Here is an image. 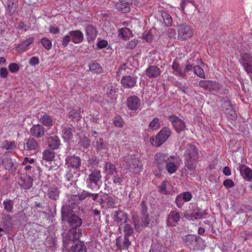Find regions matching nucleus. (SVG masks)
I'll return each instance as SVG.
<instances>
[{
    "label": "nucleus",
    "instance_id": "obj_41",
    "mask_svg": "<svg viewBox=\"0 0 252 252\" xmlns=\"http://www.w3.org/2000/svg\"><path fill=\"white\" fill-rule=\"evenodd\" d=\"M2 164L6 170H10L13 166V162L11 159L9 158H5L2 159L0 158V165Z\"/></svg>",
    "mask_w": 252,
    "mask_h": 252
},
{
    "label": "nucleus",
    "instance_id": "obj_9",
    "mask_svg": "<svg viewBox=\"0 0 252 252\" xmlns=\"http://www.w3.org/2000/svg\"><path fill=\"white\" fill-rule=\"evenodd\" d=\"M168 158L167 155L160 152L158 153L155 155L154 164L159 171H161L164 168Z\"/></svg>",
    "mask_w": 252,
    "mask_h": 252
},
{
    "label": "nucleus",
    "instance_id": "obj_32",
    "mask_svg": "<svg viewBox=\"0 0 252 252\" xmlns=\"http://www.w3.org/2000/svg\"><path fill=\"white\" fill-rule=\"evenodd\" d=\"M47 143L49 147L52 149H57L60 144V140L57 136L49 137L47 140Z\"/></svg>",
    "mask_w": 252,
    "mask_h": 252
},
{
    "label": "nucleus",
    "instance_id": "obj_17",
    "mask_svg": "<svg viewBox=\"0 0 252 252\" xmlns=\"http://www.w3.org/2000/svg\"><path fill=\"white\" fill-rule=\"evenodd\" d=\"M31 134L36 138L43 137L45 134L44 127L39 124L33 125L30 129Z\"/></svg>",
    "mask_w": 252,
    "mask_h": 252
},
{
    "label": "nucleus",
    "instance_id": "obj_28",
    "mask_svg": "<svg viewBox=\"0 0 252 252\" xmlns=\"http://www.w3.org/2000/svg\"><path fill=\"white\" fill-rule=\"evenodd\" d=\"M77 239V232L75 229L70 230L66 234L63 239V242L65 244L69 243L68 241H72L73 243Z\"/></svg>",
    "mask_w": 252,
    "mask_h": 252
},
{
    "label": "nucleus",
    "instance_id": "obj_5",
    "mask_svg": "<svg viewBox=\"0 0 252 252\" xmlns=\"http://www.w3.org/2000/svg\"><path fill=\"white\" fill-rule=\"evenodd\" d=\"M171 134V130L167 127L162 128L155 137L150 138L151 144L159 147L164 143Z\"/></svg>",
    "mask_w": 252,
    "mask_h": 252
},
{
    "label": "nucleus",
    "instance_id": "obj_49",
    "mask_svg": "<svg viewBox=\"0 0 252 252\" xmlns=\"http://www.w3.org/2000/svg\"><path fill=\"white\" fill-rule=\"evenodd\" d=\"M194 73L202 78H205V75L203 69L199 66H195L193 68Z\"/></svg>",
    "mask_w": 252,
    "mask_h": 252
},
{
    "label": "nucleus",
    "instance_id": "obj_42",
    "mask_svg": "<svg viewBox=\"0 0 252 252\" xmlns=\"http://www.w3.org/2000/svg\"><path fill=\"white\" fill-rule=\"evenodd\" d=\"M71 210L68 206H64L62 209V220L63 221L68 220L69 216L71 214Z\"/></svg>",
    "mask_w": 252,
    "mask_h": 252
},
{
    "label": "nucleus",
    "instance_id": "obj_8",
    "mask_svg": "<svg viewBox=\"0 0 252 252\" xmlns=\"http://www.w3.org/2000/svg\"><path fill=\"white\" fill-rule=\"evenodd\" d=\"M180 164V161L178 158L170 156L167 160L164 167L169 173L173 174L176 172Z\"/></svg>",
    "mask_w": 252,
    "mask_h": 252
},
{
    "label": "nucleus",
    "instance_id": "obj_38",
    "mask_svg": "<svg viewBox=\"0 0 252 252\" xmlns=\"http://www.w3.org/2000/svg\"><path fill=\"white\" fill-rule=\"evenodd\" d=\"M161 14L165 26H170L172 24V18L169 14L165 11H162Z\"/></svg>",
    "mask_w": 252,
    "mask_h": 252
},
{
    "label": "nucleus",
    "instance_id": "obj_27",
    "mask_svg": "<svg viewBox=\"0 0 252 252\" xmlns=\"http://www.w3.org/2000/svg\"><path fill=\"white\" fill-rule=\"evenodd\" d=\"M33 39L30 38L26 40L25 41L17 45L16 48V51L19 52H24L27 50L29 46L33 42Z\"/></svg>",
    "mask_w": 252,
    "mask_h": 252
},
{
    "label": "nucleus",
    "instance_id": "obj_46",
    "mask_svg": "<svg viewBox=\"0 0 252 252\" xmlns=\"http://www.w3.org/2000/svg\"><path fill=\"white\" fill-rule=\"evenodd\" d=\"M172 67L175 72V74L183 78L185 77V72L180 69L179 64L176 62H173Z\"/></svg>",
    "mask_w": 252,
    "mask_h": 252
},
{
    "label": "nucleus",
    "instance_id": "obj_20",
    "mask_svg": "<svg viewBox=\"0 0 252 252\" xmlns=\"http://www.w3.org/2000/svg\"><path fill=\"white\" fill-rule=\"evenodd\" d=\"M69 34L71 36L72 41L75 44L80 43L83 40V34L79 30L70 31Z\"/></svg>",
    "mask_w": 252,
    "mask_h": 252
},
{
    "label": "nucleus",
    "instance_id": "obj_56",
    "mask_svg": "<svg viewBox=\"0 0 252 252\" xmlns=\"http://www.w3.org/2000/svg\"><path fill=\"white\" fill-rule=\"evenodd\" d=\"M8 68L11 72L16 73L19 70V66L15 63H10L8 66Z\"/></svg>",
    "mask_w": 252,
    "mask_h": 252
},
{
    "label": "nucleus",
    "instance_id": "obj_64",
    "mask_svg": "<svg viewBox=\"0 0 252 252\" xmlns=\"http://www.w3.org/2000/svg\"><path fill=\"white\" fill-rule=\"evenodd\" d=\"M74 171L69 170L65 174V178L68 181H71L73 180Z\"/></svg>",
    "mask_w": 252,
    "mask_h": 252
},
{
    "label": "nucleus",
    "instance_id": "obj_18",
    "mask_svg": "<svg viewBox=\"0 0 252 252\" xmlns=\"http://www.w3.org/2000/svg\"><path fill=\"white\" fill-rule=\"evenodd\" d=\"M81 159L78 157L75 156H68L66 158V163L68 166H70L73 168L77 169L80 166Z\"/></svg>",
    "mask_w": 252,
    "mask_h": 252
},
{
    "label": "nucleus",
    "instance_id": "obj_11",
    "mask_svg": "<svg viewBox=\"0 0 252 252\" xmlns=\"http://www.w3.org/2000/svg\"><path fill=\"white\" fill-rule=\"evenodd\" d=\"M240 63L248 73L252 72V57L250 54L247 53L241 54Z\"/></svg>",
    "mask_w": 252,
    "mask_h": 252
},
{
    "label": "nucleus",
    "instance_id": "obj_2",
    "mask_svg": "<svg viewBox=\"0 0 252 252\" xmlns=\"http://www.w3.org/2000/svg\"><path fill=\"white\" fill-rule=\"evenodd\" d=\"M184 244L191 249L202 250L205 249V241L200 237L194 235H188L183 238Z\"/></svg>",
    "mask_w": 252,
    "mask_h": 252
},
{
    "label": "nucleus",
    "instance_id": "obj_12",
    "mask_svg": "<svg viewBox=\"0 0 252 252\" xmlns=\"http://www.w3.org/2000/svg\"><path fill=\"white\" fill-rule=\"evenodd\" d=\"M126 105L132 111H136L141 106L140 99L135 95L128 97L126 100Z\"/></svg>",
    "mask_w": 252,
    "mask_h": 252
},
{
    "label": "nucleus",
    "instance_id": "obj_4",
    "mask_svg": "<svg viewBox=\"0 0 252 252\" xmlns=\"http://www.w3.org/2000/svg\"><path fill=\"white\" fill-rule=\"evenodd\" d=\"M171 134V130L167 127L162 128L155 137L150 138L151 144L159 147L164 143Z\"/></svg>",
    "mask_w": 252,
    "mask_h": 252
},
{
    "label": "nucleus",
    "instance_id": "obj_63",
    "mask_svg": "<svg viewBox=\"0 0 252 252\" xmlns=\"http://www.w3.org/2000/svg\"><path fill=\"white\" fill-rule=\"evenodd\" d=\"M138 42V41L137 40L133 39L131 40L127 43L126 47L127 48L130 49H133L137 46Z\"/></svg>",
    "mask_w": 252,
    "mask_h": 252
},
{
    "label": "nucleus",
    "instance_id": "obj_19",
    "mask_svg": "<svg viewBox=\"0 0 252 252\" xmlns=\"http://www.w3.org/2000/svg\"><path fill=\"white\" fill-rule=\"evenodd\" d=\"M239 170L241 175L245 180L249 181L252 180V170L250 168L245 165H240Z\"/></svg>",
    "mask_w": 252,
    "mask_h": 252
},
{
    "label": "nucleus",
    "instance_id": "obj_15",
    "mask_svg": "<svg viewBox=\"0 0 252 252\" xmlns=\"http://www.w3.org/2000/svg\"><path fill=\"white\" fill-rule=\"evenodd\" d=\"M121 84L125 88L131 89L135 86L136 79L131 76H125L122 78Z\"/></svg>",
    "mask_w": 252,
    "mask_h": 252
},
{
    "label": "nucleus",
    "instance_id": "obj_14",
    "mask_svg": "<svg viewBox=\"0 0 252 252\" xmlns=\"http://www.w3.org/2000/svg\"><path fill=\"white\" fill-rule=\"evenodd\" d=\"M116 245L119 250H127L131 245V242L128 237L124 236L123 238L120 236L116 240Z\"/></svg>",
    "mask_w": 252,
    "mask_h": 252
},
{
    "label": "nucleus",
    "instance_id": "obj_1",
    "mask_svg": "<svg viewBox=\"0 0 252 252\" xmlns=\"http://www.w3.org/2000/svg\"><path fill=\"white\" fill-rule=\"evenodd\" d=\"M185 163L190 170H194L196 167V163L199 158L198 150L196 147L191 144H188L185 154Z\"/></svg>",
    "mask_w": 252,
    "mask_h": 252
},
{
    "label": "nucleus",
    "instance_id": "obj_44",
    "mask_svg": "<svg viewBox=\"0 0 252 252\" xmlns=\"http://www.w3.org/2000/svg\"><path fill=\"white\" fill-rule=\"evenodd\" d=\"M1 147L5 150H12L16 148V145L14 141L5 140L2 142Z\"/></svg>",
    "mask_w": 252,
    "mask_h": 252
},
{
    "label": "nucleus",
    "instance_id": "obj_36",
    "mask_svg": "<svg viewBox=\"0 0 252 252\" xmlns=\"http://www.w3.org/2000/svg\"><path fill=\"white\" fill-rule=\"evenodd\" d=\"M2 219L3 220V225L8 228L12 227V217L5 212L2 213Z\"/></svg>",
    "mask_w": 252,
    "mask_h": 252
},
{
    "label": "nucleus",
    "instance_id": "obj_6",
    "mask_svg": "<svg viewBox=\"0 0 252 252\" xmlns=\"http://www.w3.org/2000/svg\"><path fill=\"white\" fill-rule=\"evenodd\" d=\"M171 134V130L167 127L162 128L155 137L150 138L151 144L159 147L164 143Z\"/></svg>",
    "mask_w": 252,
    "mask_h": 252
},
{
    "label": "nucleus",
    "instance_id": "obj_3",
    "mask_svg": "<svg viewBox=\"0 0 252 252\" xmlns=\"http://www.w3.org/2000/svg\"><path fill=\"white\" fill-rule=\"evenodd\" d=\"M126 168L130 172L138 174L143 170V164L140 159L133 155L126 157Z\"/></svg>",
    "mask_w": 252,
    "mask_h": 252
},
{
    "label": "nucleus",
    "instance_id": "obj_13",
    "mask_svg": "<svg viewBox=\"0 0 252 252\" xmlns=\"http://www.w3.org/2000/svg\"><path fill=\"white\" fill-rule=\"evenodd\" d=\"M101 172L98 170H93L88 176L87 181L88 182V187L90 188L94 184L97 185L98 182L101 179Z\"/></svg>",
    "mask_w": 252,
    "mask_h": 252
},
{
    "label": "nucleus",
    "instance_id": "obj_60",
    "mask_svg": "<svg viewBox=\"0 0 252 252\" xmlns=\"http://www.w3.org/2000/svg\"><path fill=\"white\" fill-rule=\"evenodd\" d=\"M182 199L185 202H188L190 201L192 198V195L189 192H185L182 195Z\"/></svg>",
    "mask_w": 252,
    "mask_h": 252
},
{
    "label": "nucleus",
    "instance_id": "obj_7",
    "mask_svg": "<svg viewBox=\"0 0 252 252\" xmlns=\"http://www.w3.org/2000/svg\"><path fill=\"white\" fill-rule=\"evenodd\" d=\"M177 39L180 40H185L190 38L193 35V31L190 26L186 24L178 26Z\"/></svg>",
    "mask_w": 252,
    "mask_h": 252
},
{
    "label": "nucleus",
    "instance_id": "obj_58",
    "mask_svg": "<svg viewBox=\"0 0 252 252\" xmlns=\"http://www.w3.org/2000/svg\"><path fill=\"white\" fill-rule=\"evenodd\" d=\"M129 32V29L127 28H122L119 31V35L121 36L123 39H125L127 36L128 32Z\"/></svg>",
    "mask_w": 252,
    "mask_h": 252
},
{
    "label": "nucleus",
    "instance_id": "obj_40",
    "mask_svg": "<svg viewBox=\"0 0 252 252\" xmlns=\"http://www.w3.org/2000/svg\"><path fill=\"white\" fill-rule=\"evenodd\" d=\"M62 132L63 137L66 140H70L73 137L72 129L71 128L69 127H63L62 130Z\"/></svg>",
    "mask_w": 252,
    "mask_h": 252
},
{
    "label": "nucleus",
    "instance_id": "obj_39",
    "mask_svg": "<svg viewBox=\"0 0 252 252\" xmlns=\"http://www.w3.org/2000/svg\"><path fill=\"white\" fill-rule=\"evenodd\" d=\"M55 158V153L51 150H46L43 152V158L47 161H52Z\"/></svg>",
    "mask_w": 252,
    "mask_h": 252
},
{
    "label": "nucleus",
    "instance_id": "obj_51",
    "mask_svg": "<svg viewBox=\"0 0 252 252\" xmlns=\"http://www.w3.org/2000/svg\"><path fill=\"white\" fill-rule=\"evenodd\" d=\"M41 42L42 45L48 50L52 48V42L48 38L44 37L42 38L41 40Z\"/></svg>",
    "mask_w": 252,
    "mask_h": 252
},
{
    "label": "nucleus",
    "instance_id": "obj_48",
    "mask_svg": "<svg viewBox=\"0 0 252 252\" xmlns=\"http://www.w3.org/2000/svg\"><path fill=\"white\" fill-rule=\"evenodd\" d=\"M159 126V119L158 118H155L149 125V127L153 130L158 128Z\"/></svg>",
    "mask_w": 252,
    "mask_h": 252
},
{
    "label": "nucleus",
    "instance_id": "obj_29",
    "mask_svg": "<svg viewBox=\"0 0 252 252\" xmlns=\"http://www.w3.org/2000/svg\"><path fill=\"white\" fill-rule=\"evenodd\" d=\"M68 222L72 227H79L82 225V220L77 216L73 215L68 219Z\"/></svg>",
    "mask_w": 252,
    "mask_h": 252
},
{
    "label": "nucleus",
    "instance_id": "obj_22",
    "mask_svg": "<svg viewBox=\"0 0 252 252\" xmlns=\"http://www.w3.org/2000/svg\"><path fill=\"white\" fill-rule=\"evenodd\" d=\"M146 74L150 78H157L160 74V70L158 66L151 65L146 70Z\"/></svg>",
    "mask_w": 252,
    "mask_h": 252
},
{
    "label": "nucleus",
    "instance_id": "obj_47",
    "mask_svg": "<svg viewBox=\"0 0 252 252\" xmlns=\"http://www.w3.org/2000/svg\"><path fill=\"white\" fill-rule=\"evenodd\" d=\"M133 228L129 224H126L124 226V236L128 237L131 236L133 233Z\"/></svg>",
    "mask_w": 252,
    "mask_h": 252
},
{
    "label": "nucleus",
    "instance_id": "obj_24",
    "mask_svg": "<svg viewBox=\"0 0 252 252\" xmlns=\"http://www.w3.org/2000/svg\"><path fill=\"white\" fill-rule=\"evenodd\" d=\"M180 214L175 211H172L168 216L167 223L168 225L171 226L172 223H178L180 220Z\"/></svg>",
    "mask_w": 252,
    "mask_h": 252
},
{
    "label": "nucleus",
    "instance_id": "obj_16",
    "mask_svg": "<svg viewBox=\"0 0 252 252\" xmlns=\"http://www.w3.org/2000/svg\"><path fill=\"white\" fill-rule=\"evenodd\" d=\"M114 220L118 223H126L127 219V214L123 211H116L113 214Z\"/></svg>",
    "mask_w": 252,
    "mask_h": 252
},
{
    "label": "nucleus",
    "instance_id": "obj_34",
    "mask_svg": "<svg viewBox=\"0 0 252 252\" xmlns=\"http://www.w3.org/2000/svg\"><path fill=\"white\" fill-rule=\"evenodd\" d=\"M25 145L27 150H34L38 145L37 142L34 138L26 140Z\"/></svg>",
    "mask_w": 252,
    "mask_h": 252
},
{
    "label": "nucleus",
    "instance_id": "obj_10",
    "mask_svg": "<svg viewBox=\"0 0 252 252\" xmlns=\"http://www.w3.org/2000/svg\"><path fill=\"white\" fill-rule=\"evenodd\" d=\"M168 120L171 122L176 131L179 133L186 128L185 122L175 115L169 116Z\"/></svg>",
    "mask_w": 252,
    "mask_h": 252
},
{
    "label": "nucleus",
    "instance_id": "obj_45",
    "mask_svg": "<svg viewBox=\"0 0 252 252\" xmlns=\"http://www.w3.org/2000/svg\"><path fill=\"white\" fill-rule=\"evenodd\" d=\"M90 70L94 73H101L102 72V67L96 63H93L89 65Z\"/></svg>",
    "mask_w": 252,
    "mask_h": 252
},
{
    "label": "nucleus",
    "instance_id": "obj_59",
    "mask_svg": "<svg viewBox=\"0 0 252 252\" xmlns=\"http://www.w3.org/2000/svg\"><path fill=\"white\" fill-rule=\"evenodd\" d=\"M148 214V207L145 201H142L141 202V215H146Z\"/></svg>",
    "mask_w": 252,
    "mask_h": 252
},
{
    "label": "nucleus",
    "instance_id": "obj_55",
    "mask_svg": "<svg viewBox=\"0 0 252 252\" xmlns=\"http://www.w3.org/2000/svg\"><path fill=\"white\" fill-rule=\"evenodd\" d=\"M96 148L99 150H101L105 148V145L102 139L101 138L96 139Z\"/></svg>",
    "mask_w": 252,
    "mask_h": 252
},
{
    "label": "nucleus",
    "instance_id": "obj_50",
    "mask_svg": "<svg viewBox=\"0 0 252 252\" xmlns=\"http://www.w3.org/2000/svg\"><path fill=\"white\" fill-rule=\"evenodd\" d=\"M113 184L116 186H120L122 185L123 177L121 175H116L113 177Z\"/></svg>",
    "mask_w": 252,
    "mask_h": 252
},
{
    "label": "nucleus",
    "instance_id": "obj_35",
    "mask_svg": "<svg viewBox=\"0 0 252 252\" xmlns=\"http://www.w3.org/2000/svg\"><path fill=\"white\" fill-rule=\"evenodd\" d=\"M40 121L42 125L46 126H51L53 125L52 119L47 114H44L41 116Z\"/></svg>",
    "mask_w": 252,
    "mask_h": 252
},
{
    "label": "nucleus",
    "instance_id": "obj_25",
    "mask_svg": "<svg viewBox=\"0 0 252 252\" xmlns=\"http://www.w3.org/2000/svg\"><path fill=\"white\" fill-rule=\"evenodd\" d=\"M68 252H87L86 246L83 242L78 241L71 246Z\"/></svg>",
    "mask_w": 252,
    "mask_h": 252
},
{
    "label": "nucleus",
    "instance_id": "obj_61",
    "mask_svg": "<svg viewBox=\"0 0 252 252\" xmlns=\"http://www.w3.org/2000/svg\"><path fill=\"white\" fill-rule=\"evenodd\" d=\"M210 81L201 80L199 82V86L205 89L209 90Z\"/></svg>",
    "mask_w": 252,
    "mask_h": 252
},
{
    "label": "nucleus",
    "instance_id": "obj_33",
    "mask_svg": "<svg viewBox=\"0 0 252 252\" xmlns=\"http://www.w3.org/2000/svg\"><path fill=\"white\" fill-rule=\"evenodd\" d=\"M3 205L5 211L7 213H13L14 203L13 201L9 199H6L3 201Z\"/></svg>",
    "mask_w": 252,
    "mask_h": 252
},
{
    "label": "nucleus",
    "instance_id": "obj_54",
    "mask_svg": "<svg viewBox=\"0 0 252 252\" xmlns=\"http://www.w3.org/2000/svg\"><path fill=\"white\" fill-rule=\"evenodd\" d=\"M88 163L92 166L96 167L99 163V159L96 157H92L88 160Z\"/></svg>",
    "mask_w": 252,
    "mask_h": 252
},
{
    "label": "nucleus",
    "instance_id": "obj_52",
    "mask_svg": "<svg viewBox=\"0 0 252 252\" xmlns=\"http://www.w3.org/2000/svg\"><path fill=\"white\" fill-rule=\"evenodd\" d=\"M142 225L144 227L148 226L150 222V219L149 214L142 215L141 218Z\"/></svg>",
    "mask_w": 252,
    "mask_h": 252
},
{
    "label": "nucleus",
    "instance_id": "obj_30",
    "mask_svg": "<svg viewBox=\"0 0 252 252\" xmlns=\"http://www.w3.org/2000/svg\"><path fill=\"white\" fill-rule=\"evenodd\" d=\"M17 5V0H8L6 9L10 15H12L15 12Z\"/></svg>",
    "mask_w": 252,
    "mask_h": 252
},
{
    "label": "nucleus",
    "instance_id": "obj_57",
    "mask_svg": "<svg viewBox=\"0 0 252 252\" xmlns=\"http://www.w3.org/2000/svg\"><path fill=\"white\" fill-rule=\"evenodd\" d=\"M220 88V84L215 82L213 81H210L209 83V90H216L219 89Z\"/></svg>",
    "mask_w": 252,
    "mask_h": 252
},
{
    "label": "nucleus",
    "instance_id": "obj_21",
    "mask_svg": "<svg viewBox=\"0 0 252 252\" xmlns=\"http://www.w3.org/2000/svg\"><path fill=\"white\" fill-rule=\"evenodd\" d=\"M91 197L93 200L95 201L97 200L98 197V194L97 193H91V192L83 190L80 193L77 195L73 196V197H78L79 200L82 201L85 200L87 197Z\"/></svg>",
    "mask_w": 252,
    "mask_h": 252
},
{
    "label": "nucleus",
    "instance_id": "obj_53",
    "mask_svg": "<svg viewBox=\"0 0 252 252\" xmlns=\"http://www.w3.org/2000/svg\"><path fill=\"white\" fill-rule=\"evenodd\" d=\"M107 205L110 208H114L117 203L115 199L111 196H108L106 200Z\"/></svg>",
    "mask_w": 252,
    "mask_h": 252
},
{
    "label": "nucleus",
    "instance_id": "obj_26",
    "mask_svg": "<svg viewBox=\"0 0 252 252\" xmlns=\"http://www.w3.org/2000/svg\"><path fill=\"white\" fill-rule=\"evenodd\" d=\"M87 39L89 42L94 41L97 35V32L95 29L92 25H89L86 29Z\"/></svg>",
    "mask_w": 252,
    "mask_h": 252
},
{
    "label": "nucleus",
    "instance_id": "obj_31",
    "mask_svg": "<svg viewBox=\"0 0 252 252\" xmlns=\"http://www.w3.org/2000/svg\"><path fill=\"white\" fill-rule=\"evenodd\" d=\"M60 191L59 188L55 186H53L49 189L48 195L53 200H57L59 197Z\"/></svg>",
    "mask_w": 252,
    "mask_h": 252
},
{
    "label": "nucleus",
    "instance_id": "obj_62",
    "mask_svg": "<svg viewBox=\"0 0 252 252\" xmlns=\"http://www.w3.org/2000/svg\"><path fill=\"white\" fill-rule=\"evenodd\" d=\"M223 185L226 188H230L234 186V183L231 179H226L223 181Z\"/></svg>",
    "mask_w": 252,
    "mask_h": 252
},
{
    "label": "nucleus",
    "instance_id": "obj_37",
    "mask_svg": "<svg viewBox=\"0 0 252 252\" xmlns=\"http://www.w3.org/2000/svg\"><path fill=\"white\" fill-rule=\"evenodd\" d=\"M104 169L107 174L113 175L117 172L115 165L111 162H106L104 165Z\"/></svg>",
    "mask_w": 252,
    "mask_h": 252
},
{
    "label": "nucleus",
    "instance_id": "obj_23",
    "mask_svg": "<svg viewBox=\"0 0 252 252\" xmlns=\"http://www.w3.org/2000/svg\"><path fill=\"white\" fill-rule=\"evenodd\" d=\"M225 107H228V108L225 109V113L226 114L227 117L230 120H235L237 117V115L230 103L229 102H224L223 107L224 108Z\"/></svg>",
    "mask_w": 252,
    "mask_h": 252
},
{
    "label": "nucleus",
    "instance_id": "obj_43",
    "mask_svg": "<svg viewBox=\"0 0 252 252\" xmlns=\"http://www.w3.org/2000/svg\"><path fill=\"white\" fill-rule=\"evenodd\" d=\"M80 113V109H73L69 112L68 114V116L70 118H71L73 121H79L81 118Z\"/></svg>",
    "mask_w": 252,
    "mask_h": 252
}]
</instances>
